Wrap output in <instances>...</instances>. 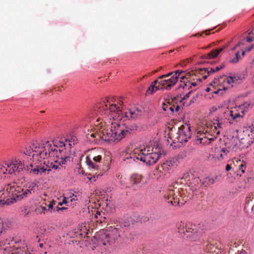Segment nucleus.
Returning a JSON list of instances; mask_svg holds the SVG:
<instances>
[{
    "mask_svg": "<svg viewBox=\"0 0 254 254\" xmlns=\"http://www.w3.org/2000/svg\"><path fill=\"white\" fill-rule=\"evenodd\" d=\"M122 107L116 104H111L108 100L104 101L99 109V114L103 117L97 119L95 126L96 132L88 133L86 137L91 142L102 139L106 142H118L135 127H127L118 123L122 120L135 119L144 113L142 108L133 107L123 112Z\"/></svg>",
    "mask_w": 254,
    "mask_h": 254,
    "instance_id": "obj_1",
    "label": "nucleus"
},
{
    "mask_svg": "<svg viewBox=\"0 0 254 254\" xmlns=\"http://www.w3.org/2000/svg\"><path fill=\"white\" fill-rule=\"evenodd\" d=\"M32 159L33 163L27 166L28 171L33 175L45 176L52 170H60L63 165L70 162V152L64 142L57 144L47 141L34 143L21 152Z\"/></svg>",
    "mask_w": 254,
    "mask_h": 254,
    "instance_id": "obj_2",
    "label": "nucleus"
},
{
    "mask_svg": "<svg viewBox=\"0 0 254 254\" xmlns=\"http://www.w3.org/2000/svg\"><path fill=\"white\" fill-rule=\"evenodd\" d=\"M37 187L36 182H29L23 187L18 186L15 182L7 184L5 186V189L11 197L6 200L0 199V206L9 205L30 196L35 192Z\"/></svg>",
    "mask_w": 254,
    "mask_h": 254,
    "instance_id": "obj_3",
    "label": "nucleus"
},
{
    "mask_svg": "<svg viewBox=\"0 0 254 254\" xmlns=\"http://www.w3.org/2000/svg\"><path fill=\"white\" fill-rule=\"evenodd\" d=\"M161 156L159 149L146 146L135 149L131 153L126 154L124 160L129 163L140 161L147 165L151 166L157 163Z\"/></svg>",
    "mask_w": 254,
    "mask_h": 254,
    "instance_id": "obj_4",
    "label": "nucleus"
},
{
    "mask_svg": "<svg viewBox=\"0 0 254 254\" xmlns=\"http://www.w3.org/2000/svg\"><path fill=\"white\" fill-rule=\"evenodd\" d=\"M130 219H121L118 222L116 228H114L113 230V233L114 236L111 238L110 234L105 232L103 231H101L95 236V238L97 240L99 244L103 245H107V244L112 245L113 243V240L117 239L118 237L121 236V232H124L130 226Z\"/></svg>",
    "mask_w": 254,
    "mask_h": 254,
    "instance_id": "obj_5",
    "label": "nucleus"
},
{
    "mask_svg": "<svg viewBox=\"0 0 254 254\" xmlns=\"http://www.w3.org/2000/svg\"><path fill=\"white\" fill-rule=\"evenodd\" d=\"M178 233L186 236L190 241H195L201 236L202 229L200 224L195 225L190 222H180L176 225Z\"/></svg>",
    "mask_w": 254,
    "mask_h": 254,
    "instance_id": "obj_6",
    "label": "nucleus"
},
{
    "mask_svg": "<svg viewBox=\"0 0 254 254\" xmlns=\"http://www.w3.org/2000/svg\"><path fill=\"white\" fill-rule=\"evenodd\" d=\"M176 185H178L176 182L173 186H170L167 194L165 195L166 199H170L168 202H170L173 205H182L183 202H181L182 195L180 194V189L175 187Z\"/></svg>",
    "mask_w": 254,
    "mask_h": 254,
    "instance_id": "obj_7",
    "label": "nucleus"
},
{
    "mask_svg": "<svg viewBox=\"0 0 254 254\" xmlns=\"http://www.w3.org/2000/svg\"><path fill=\"white\" fill-rule=\"evenodd\" d=\"M238 133V136L243 144L248 147L254 142V128L253 127H245L243 131L236 130Z\"/></svg>",
    "mask_w": 254,
    "mask_h": 254,
    "instance_id": "obj_8",
    "label": "nucleus"
},
{
    "mask_svg": "<svg viewBox=\"0 0 254 254\" xmlns=\"http://www.w3.org/2000/svg\"><path fill=\"white\" fill-rule=\"evenodd\" d=\"M191 135L190 127L188 126H182L179 128L176 134L174 141L183 144L187 142Z\"/></svg>",
    "mask_w": 254,
    "mask_h": 254,
    "instance_id": "obj_9",
    "label": "nucleus"
},
{
    "mask_svg": "<svg viewBox=\"0 0 254 254\" xmlns=\"http://www.w3.org/2000/svg\"><path fill=\"white\" fill-rule=\"evenodd\" d=\"M212 135V134L208 132V129L198 131L195 137V144L205 145L210 143L216 138V136L210 137Z\"/></svg>",
    "mask_w": 254,
    "mask_h": 254,
    "instance_id": "obj_10",
    "label": "nucleus"
},
{
    "mask_svg": "<svg viewBox=\"0 0 254 254\" xmlns=\"http://www.w3.org/2000/svg\"><path fill=\"white\" fill-rule=\"evenodd\" d=\"M8 164L10 167L8 171L9 174L17 173L21 175L25 168L24 160L18 157H14L11 159Z\"/></svg>",
    "mask_w": 254,
    "mask_h": 254,
    "instance_id": "obj_11",
    "label": "nucleus"
},
{
    "mask_svg": "<svg viewBox=\"0 0 254 254\" xmlns=\"http://www.w3.org/2000/svg\"><path fill=\"white\" fill-rule=\"evenodd\" d=\"M224 66H216L212 68H200L196 69V74L201 75L202 79L204 80L207 78L208 76L215 72L219 71Z\"/></svg>",
    "mask_w": 254,
    "mask_h": 254,
    "instance_id": "obj_12",
    "label": "nucleus"
},
{
    "mask_svg": "<svg viewBox=\"0 0 254 254\" xmlns=\"http://www.w3.org/2000/svg\"><path fill=\"white\" fill-rule=\"evenodd\" d=\"M160 79L159 84L162 85L166 90H170L177 83L178 77V76L172 75L170 78Z\"/></svg>",
    "mask_w": 254,
    "mask_h": 254,
    "instance_id": "obj_13",
    "label": "nucleus"
},
{
    "mask_svg": "<svg viewBox=\"0 0 254 254\" xmlns=\"http://www.w3.org/2000/svg\"><path fill=\"white\" fill-rule=\"evenodd\" d=\"M182 180H184L187 184H195V183H198L199 180L198 177L195 174V172L190 171L185 173L181 178Z\"/></svg>",
    "mask_w": 254,
    "mask_h": 254,
    "instance_id": "obj_14",
    "label": "nucleus"
},
{
    "mask_svg": "<svg viewBox=\"0 0 254 254\" xmlns=\"http://www.w3.org/2000/svg\"><path fill=\"white\" fill-rule=\"evenodd\" d=\"M227 114L230 115L233 120L242 118L244 115V107L243 106H236L232 110H228Z\"/></svg>",
    "mask_w": 254,
    "mask_h": 254,
    "instance_id": "obj_15",
    "label": "nucleus"
},
{
    "mask_svg": "<svg viewBox=\"0 0 254 254\" xmlns=\"http://www.w3.org/2000/svg\"><path fill=\"white\" fill-rule=\"evenodd\" d=\"M142 179V175L138 174H134L130 177V181L132 183L133 186L141 188L143 185Z\"/></svg>",
    "mask_w": 254,
    "mask_h": 254,
    "instance_id": "obj_16",
    "label": "nucleus"
},
{
    "mask_svg": "<svg viewBox=\"0 0 254 254\" xmlns=\"http://www.w3.org/2000/svg\"><path fill=\"white\" fill-rule=\"evenodd\" d=\"M213 127H212L213 128V133L215 136V134L217 135L219 134L220 129H222L224 127V124L223 123L222 119H216L213 123Z\"/></svg>",
    "mask_w": 254,
    "mask_h": 254,
    "instance_id": "obj_17",
    "label": "nucleus"
},
{
    "mask_svg": "<svg viewBox=\"0 0 254 254\" xmlns=\"http://www.w3.org/2000/svg\"><path fill=\"white\" fill-rule=\"evenodd\" d=\"M196 189H194L191 188L190 185L187 188L185 189V191L183 189L182 190L183 191L185 197H187V198L185 200V202L189 199H192L194 195H196Z\"/></svg>",
    "mask_w": 254,
    "mask_h": 254,
    "instance_id": "obj_18",
    "label": "nucleus"
},
{
    "mask_svg": "<svg viewBox=\"0 0 254 254\" xmlns=\"http://www.w3.org/2000/svg\"><path fill=\"white\" fill-rule=\"evenodd\" d=\"M223 50V48H221L219 50H214L211 51L210 53L204 55L202 56L203 59H211L216 58L218 54Z\"/></svg>",
    "mask_w": 254,
    "mask_h": 254,
    "instance_id": "obj_19",
    "label": "nucleus"
},
{
    "mask_svg": "<svg viewBox=\"0 0 254 254\" xmlns=\"http://www.w3.org/2000/svg\"><path fill=\"white\" fill-rule=\"evenodd\" d=\"M86 159V163L90 169L93 170H97L99 169V164L92 160L90 157L87 156Z\"/></svg>",
    "mask_w": 254,
    "mask_h": 254,
    "instance_id": "obj_20",
    "label": "nucleus"
},
{
    "mask_svg": "<svg viewBox=\"0 0 254 254\" xmlns=\"http://www.w3.org/2000/svg\"><path fill=\"white\" fill-rule=\"evenodd\" d=\"M237 162L239 164L238 166L239 170L237 175H239L241 176L242 174L244 173L245 172V170L246 169V163L244 161L241 162L240 160H239V162L238 161Z\"/></svg>",
    "mask_w": 254,
    "mask_h": 254,
    "instance_id": "obj_21",
    "label": "nucleus"
},
{
    "mask_svg": "<svg viewBox=\"0 0 254 254\" xmlns=\"http://www.w3.org/2000/svg\"><path fill=\"white\" fill-rule=\"evenodd\" d=\"M196 85H197V83L195 82H191V83H190V82H184L183 83H182V84H181L179 85V88L182 87L184 89H189L190 88H191L192 86H196Z\"/></svg>",
    "mask_w": 254,
    "mask_h": 254,
    "instance_id": "obj_22",
    "label": "nucleus"
},
{
    "mask_svg": "<svg viewBox=\"0 0 254 254\" xmlns=\"http://www.w3.org/2000/svg\"><path fill=\"white\" fill-rule=\"evenodd\" d=\"M8 164L9 163H5L4 165L0 166V174H5L7 173V172H8L9 168H10Z\"/></svg>",
    "mask_w": 254,
    "mask_h": 254,
    "instance_id": "obj_23",
    "label": "nucleus"
},
{
    "mask_svg": "<svg viewBox=\"0 0 254 254\" xmlns=\"http://www.w3.org/2000/svg\"><path fill=\"white\" fill-rule=\"evenodd\" d=\"M229 152V150L227 148H220V157L221 159L225 158V156Z\"/></svg>",
    "mask_w": 254,
    "mask_h": 254,
    "instance_id": "obj_24",
    "label": "nucleus"
},
{
    "mask_svg": "<svg viewBox=\"0 0 254 254\" xmlns=\"http://www.w3.org/2000/svg\"><path fill=\"white\" fill-rule=\"evenodd\" d=\"M159 89V87L156 86V85H154V84H151L149 86L148 89L147 90V92L148 94H153L156 91Z\"/></svg>",
    "mask_w": 254,
    "mask_h": 254,
    "instance_id": "obj_25",
    "label": "nucleus"
},
{
    "mask_svg": "<svg viewBox=\"0 0 254 254\" xmlns=\"http://www.w3.org/2000/svg\"><path fill=\"white\" fill-rule=\"evenodd\" d=\"M163 109L165 111H170L171 113L174 112V106H170L165 104L163 103Z\"/></svg>",
    "mask_w": 254,
    "mask_h": 254,
    "instance_id": "obj_26",
    "label": "nucleus"
},
{
    "mask_svg": "<svg viewBox=\"0 0 254 254\" xmlns=\"http://www.w3.org/2000/svg\"><path fill=\"white\" fill-rule=\"evenodd\" d=\"M217 179V176H215L214 177L210 178V177H206L205 178V182H207V185H210L213 184L216 180Z\"/></svg>",
    "mask_w": 254,
    "mask_h": 254,
    "instance_id": "obj_27",
    "label": "nucleus"
},
{
    "mask_svg": "<svg viewBox=\"0 0 254 254\" xmlns=\"http://www.w3.org/2000/svg\"><path fill=\"white\" fill-rule=\"evenodd\" d=\"M230 80H232L233 83H235L237 82L240 79L241 76L238 74H231L230 75Z\"/></svg>",
    "mask_w": 254,
    "mask_h": 254,
    "instance_id": "obj_28",
    "label": "nucleus"
},
{
    "mask_svg": "<svg viewBox=\"0 0 254 254\" xmlns=\"http://www.w3.org/2000/svg\"><path fill=\"white\" fill-rule=\"evenodd\" d=\"M21 214L24 216H26L29 214L30 211L28 210L27 206H24L21 208Z\"/></svg>",
    "mask_w": 254,
    "mask_h": 254,
    "instance_id": "obj_29",
    "label": "nucleus"
},
{
    "mask_svg": "<svg viewBox=\"0 0 254 254\" xmlns=\"http://www.w3.org/2000/svg\"><path fill=\"white\" fill-rule=\"evenodd\" d=\"M91 159L97 164H98L101 162L102 160V156L101 155L93 156L92 157Z\"/></svg>",
    "mask_w": 254,
    "mask_h": 254,
    "instance_id": "obj_30",
    "label": "nucleus"
},
{
    "mask_svg": "<svg viewBox=\"0 0 254 254\" xmlns=\"http://www.w3.org/2000/svg\"><path fill=\"white\" fill-rule=\"evenodd\" d=\"M75 169L78 170L77 173L78 174H82L83 175L84 174V172H83V170L81 169V166L80 164L77 163L76 164Z\"/></svg>",
    "mask_w": 254,
    "mask_h": 254,
    "instance_id": "obj_31",
    "label": "nucleus"
},
{
    "mask_svg": "<svg viewBox=\"0 0 254 254\" xmlns=\"http://www.w3.org/2000/svg\"><path fill=\"white\" fill-rule=\"evenodd\" d=\"M173 74V72H170L166 74H164L162 75H161L159 77V79H163V78H166L169 77L171 75Z\"/></svg>",
    "mask_w": 254,
    "mask_h": 254,
    "instance_id": "obj_32",
    "label": "nucleus"
},
{
    "mask_svg": "<svg viewBox=\"0 0 254 254\" xmlns=\"http://www.w3.org/2000/svg\"><path fill=\"white\" fill-rule=\"evenodd\" d=\"M184 71H183V70H176L175 72V74H173V75H175V76H178V78L179 77V76L181 75V74L183 73Z\"/></svg>",
    "mask_w": 254,
    "mask_h": 254,
    "instance_id": "obj_33",
    "label": "nucleus"
},
{
    "mask_svg": "<svg viewBox=\"0 0 254 254\" xmlns=\"http://www.w3.org/2000/svg\"><path fill=\"white\" fill-rule=\"evenodd\" d=\"M124 180H125V178H123L122 177H121L120 180L121 185H122L124 187H128V186L124 182Z\"/></svg>",
    "mask_w": 254,
    "mask_h": 254,
    "instance_id": "obj_34",
    "label": "nucleus"
},
{
    "mask_svg": "<svg viewBox=\"0 0 254 254\" xmlns=\"http://www.w3.org/2000/svg\"><path fill=\"white\" fill-rule=\"evenodd\" d=\"M66 209H67V208L64 207H59L58 206H57L54 208V211H59L60 210H65Z\"/></svg>",
    "mask_w": 254,
    "mask_h": 254,
    "instance_id": "obj_35",
    "label": "nucleus"
},
{
    "mask_svg": "<svg viewBox=\"0 0 254 254\" xmlns=\"http://www.w3.org/2000/svg\"><path fill=\"white\" fill-rule=\"evenodd\" d=\"M55 203V201H53L52 202H51L48 205V210H49L50 209H52L53 208L54 204Z\"/></svg>",
    "mask_w": 254,
    "mask_h": 254,
    "instance_id": "obj_36",
    "label": "nucleus"
},
{
    "mask_svg": "<svg viewBox=\"0 0 254 254\" xmlns=\"http://www.w3.org/2000/svg\"><path fill=\"white\" fill-rule=\"evenodd\" d=\"M230 76L229 75L228 77L226 78V79L225 80V81L227 82L229 84H231L233 83L232 80H230Z\"/></svg>",
    "mask_w": 254,
    "mask_h": 254,
    "instance_id": "obj_37",
    "label": "nucleus"
},
{
    "mask_svg": "<svg viewBox=\"0 0 254 254\" xmlns=\"http://www.w3.org/2000/svg\"><path fill=\"white\" fill-rule=\"evenodd\" d=\"M213 249H215V248L214 247H212L211 245H209L207 246V250L208 251V252H209V253L213 252L212 250Z\"/></svg>",
    "mask_w": 254,
    "mask_h": 254,
    "instance_id": "obj_38",
    "label": "nucleus"
},
{
    "mask_svg": "<svg viewBox=\"0 0 254 254\" xmlns=\"http://www.w3.org/2000/svg\"><path fill=\"white\" fill-rule=\"evenodd\" d=\"M99 176H100L99 175H98L97 176V177H96L95 176L93 175L92 177H91L89 178V179L91 181H95L96 180V178H97Z\"/></svg>",
    "mask_w": 254,
    "mask_h": 254,
    "instance_id": "obj_39",
    "label": "nucleus"
},
{
    "mask_svg": "<svg viewBox=\"0 0 254 254\" xmlns=\"http://www.w3.org/2000/svg\"><path fill=\"white\" fill-rule=\"evenodd\" d=\"M192 90L189 91L188 93H187L184 97L183 99L185 100L188 98L190 97V95L191 93Z\"/></svg>",
    "mask_w": 254,
    "mask_h": 254,
    "instance_id": "obj_40",
    "label": "nucleus"
},
{
    "mask_svg": "<svg viewBox=\"0 0 254 254\" xmlns=\"http://www.w3.org/2000/svg\"><path fill=\"white\" fill-rule=\"evenodd\" d=\"M3 230V224L2 222L0 220V234L2 233Z\"/></svg>",
    "mask_w": 254,
    "mask_h": 254,
    "instance_id": "obj_41",
    "label": "nucleus"
},
{
    "mask_svg": "<svg viewBox=\"0 0 254 254\" xmlns=\"http://www.w3.org/2000/svg\"><path fill=\"white\" fill-rule=\"evenodd\" d=\"M230 62L231 63L236 64L238 63L239 61H238V60L236 59V57H235L233 59H231Z\"/></svg>",
    "mask_w": 254,
    "mask_h": 254,
    "instance_id": "obj_42",
    "label": "nucleus"
},
{
    "mask_svg": "<svg viewBox=\"0 0 254 254\" xmlns=\"http://www.w3.org/2000/svg\"><path fill=\"white\" fill-rule=\"evenodd\" d=\"M174 106V112H177L179 109L180 107L179 105H173Z\"/></svg>",
    "mask_w": 254,
    "mask_h": 254,
    "instance_id": "obj_43",
    "label": "nucleus"
},
{
    "mask_svg": "<svg viewBox=\"0 0 254 254\" xmlns=\"http://www.w3.org/2000/svg\"><path fill=\"white\" fill-rule=\"evenodd\" d=\"M235 57H236V59L238 60V61H239L240 59V52H237L236 53Z\"/></svg>",
    "mask_w": 254,
    "mask_h": 254,
    "instance_id": "obj_44",
    "label": "nucleus"
},
{
    "mask_svg": "<svg viewBox=\"0 0 254 254\" xmlns=\"http://www.w3.org/2000/svg\"><path fill=\"white\" fill-rule=\"evenodd\" d=\"M70 201L72 202L73 201H75V200H76L77 199V196L76 195H74V194H73L72 195V197L71 196H70Z\"/></svg>",
    "mask_w": 254,
    "mask_h": 254,
    "instance_id": "obj_45",
    "label": "nucleus"
},
{
    "mask_svg": "<svg viewBox=\"0 0 254 254\" xmlns=\"http://www.w3.org/2000/svg\"><path fill=\"white\" fill-rule=\"evenodd\" d=\"M160 81V79H159V77L157 79L155 80V81H154L151 84H154V85H156V84L157 83H158L159 84V82Z\"/></svg>",
    "mask_w": 254,
    "mask_h": 254,
    "instance_id": "obj_46",
    "label": "nucleus"
},
{
    "mask_svg": "<svg viewBox=\"0 0 254 254\" xmlns=\"http://www.w3.org/2000/svg\"><path fill=\"white\" fill-rule=\"evenodd\" d=\"M232 167L230 165L227 164L226 166V170L229 171L231 169Z\"/></svg>",
    "mask_w": 254,
    "mask_h": 254,
    "instance_id": "obj_47",
    "label": "nucleus"
},
{
    "mask_svg": "<svg viewBox=\"0 0 254 254\" xmlns=\"http://www.w3.org/2000/svg\"><path fill=\"white\" fill-rule=\"evenodd\" d=\"M101 215V212L99 211H98L96 212L95 216L97 219L99 218V216Z\"/></svg>",
    "mask_w": 254,
    "mask_h": 254,
    "instance_id": "obj_48",
    "label": "nucleus"
},
{
    "mask_svg": "<svg viewBox=\"0 0 254 254\" xmlns=\"http://www.w3.org/2000/svg\"><path fill=\"white\" fill-rule=\"evenodd\" d=\"M4 190H6L5 189V188L3 190H0V198H1L2 197V195L4 194Z\"/></svg>",
    "mask_w": 254,
    "mask_h": 254,
    "instance_id": "obj_49",
    "label": "nucleus"
},
{
    "mask_svg": "<svg viewBox=\"0 0 254 254\" xmlns=\"http://www.w3.org/2000/svg\"><path fill=\"white\" fill-rule=\"evenodd\" d=\"M66 203V201L65 200V198L63 199L62 202H59V204L60 205H62L63 203Z\"/></svg>",
    "mask_w": 254,
    "mask_h": 254,
    "instance_id": "obj_50",
    "label": "nucleus"
},
{
    "mask_svg": "<svg viewBox=\"0 0 254 254\" xmlns=\"http://www.w3.org/2000/svg\"><path fill=\"white\" fill-rule=\"evenodd\" d=\"M171 164V162H167L166 163L164 164V165H165V166H168L169 167H170Z\"/></svg>",
    "mask_w": 254,
    "mask_h": 254,
    "instance_id": "obj_51",
    "label": "nucleus"
},
{
    "mask_svg": "<svg viewBox=\"0 0 254 254\" xmlns=\"http://www.w3.org/2000/svg\"><path fill=\"white\" fill-rule=\"evenodd\" d=\"M217 110V107H213L211 109V111L215 112Z\"/></svg>",
    "mask_w": 254,
    "mask_h": 254,
    "instance_id": "obj_52",
    "label": "nucleus"
},
{
    "mask_svg": "<svg viewBox=\"0 0 254 254\" xmlns=\"http://www.w3.org/2000/svg\"><path fill=\"white\" fill-rule=\"evenodd\" d=\"M238 254H247V253L245 251H242L239 253Z\"/></svg>",
    "mask_w": 254,
    "mask_h": 254,
    "instance_id": "obj_53",
    "label": "nucleus"
},
{
    "mask_svg": "<svg viewBox=\"0 0 254 254\" xmlns=\"http://www.w3.org/2000/svg\"><path fill=\"white\" fill-rule=\"evenodd\" d=\"M41 208L43 210H48L45 206H41Z\"/></svg>",
    "mask_w": 254,
    "mask_h": 254,
    "instance_id": "obj_54",
    "label": "nucleus"
},
{
    "mask_svg": "<svg viewBox=\"0 0 254 254\" xmlns=\"http://www.w3.org/2000/svg\"><path fill=\"white\" fill-rule=\"evenodd\" d=\"M252 39L251 38H250V37H248L247 38V41L248 42H252Z\"/></svg>",
    "mask_w": 254,
    "mask_h": 254,
    "instance_id": "obj_55",
    "label": "nucleus"
},
{
    "mask_svg": "<svg viewBox=\"0 0 254 254\" xmlns=\"http://www.w3.org/2000/svg\"><path fill=\"white\" fill-rule=\"evenodd\" d=\"M36 241H37L38 242H39L40 241V239L39 238V236H37Z\"/></svg>",
    "mask_w": 254,
    "mask_h": 254,
    "instance_id": "obj_56",
    "label": "nucleus"
},
{
    "mask_svg": "<svg viewBox=\"0 0 254 254\" xmlns=\"http://www.w3.org/2000/svg\"><path fill=\"white\" fill-rule=\"evenodd\" d=\"M43 243H41L39 244V247L41 248H42L43 247Z\"/></svg>",
    "mask_w": 254,
    "mask_h": 254,
    "instance_id": "obj_57",
    "label": "nucleus"
},
{
    "mask_svg": "<svg viewBox=\"0 0 254 254\" xmlns=\"http://www.w3.org/2000/svg\"><path fill=\"white\" fill-rule=\"evenodd\" d=\"M185 76H184V75H182V76L180 77V78H181V82H182V80L184 79L185 78Z\"/></svg>",
    "mask_w": 254,
    "mask_h": 254,
    "instance_id": "obj_58",
    "label": "nucleus"
},
{
    "mask_svg": "<svg viewBox=\"0 0 254 254\" xmlns=\"http://www.w3.org/2000/svg\"><path fill=\"white\" fill-rule=\"evenodd\" d=\"M245 54V51H243L242 53V56H244Z\"/></svg>",
    "mask_w": 254,
    "mask_h": 254,
    "instance_id": "obj_59",
    "label": "nucleus"
},
{
    "mask_svg": "<svg viewBox=\"0 0 254 254\" xmlns=\"http://www.w3.org/2000/svg\"><path fill=\"white\" fill-rule=\"evenodd\" d=\"M209 90H210V88H206V91L207 92L209 91Z\"/></svg>",
    "mask_w": 254,
    "mask_h": 254,
    "instance_id": "obj_60",
    "label": "nucleus"
},
{
    "mask_svg": "<svg viewBox=\"0 0 254 254\" xmlns=\"http://www.w3.org/2000/svg\"><path fill=\"white\" fill-rule=\"evenodd\" d=\"M252 211L254 212V205H253V206L252 207Z\"/></svg>",
    "mask_w": 254,
    "mask_h": 254,
    "instance_id": "obj_61",
    "label": "nucleus"
},
{
    "mask_svg": "<svg viewBox=\"0 0 254 254\" xmlns=\"http://www.w3.org/2000/svg\"><path fill=\"white\" fill-rule=\"evenodd\" d=\"M218 92H219V90H217V91L214 92V93L215 94H217V93H218Z\"/></svg>",
    "mask_w": 254,
    "mask_h": 254,
    "instance_id": "obj_62",
    "label": "nucleus"
},
{
    "mask_svg": "<svg viewBox=\"0 0 254 254\" xmlns=\"http://www.w3.org/2000/svg\"><path fill=\"white\" fill-rule=\"evenodd\" d=\"M198 80H199V81H202V79H201V78H199L198 79Z\"/></svg>",
    "mask_w": 254,
    "mask_h": 254,
    "instance_id": "obj_63",
    "label": "nucleus"
},
{
    "mask_svg": "<svg viewBox=\"0 0 254 254\" xmlns=\"http://www.w3.org/2000/svg\"><path fill=\"white\" fill-rule=\"evenodd\" d=\"M79 235L81 237H82L83 234H82V233H80Z\"/></svg>",
    "mask_w": 254,
    "mask_h": 254,
    "instance_id": "obj_64",
    "label": "nucleus"
}]
</instances>
